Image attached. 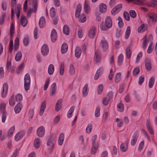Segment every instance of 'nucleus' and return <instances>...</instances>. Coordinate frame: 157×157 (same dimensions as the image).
I'll return each instance as SVG.
<instances>
[{
    "label": "nucleus",
    "mask_w": 157,
    "mask_h": 157,
    "mask_svg": "<svg viewBox=\"0 0 157 157\" xmlns=\"http://www.w3.org/2000/svg\"><path fill=\"white\" fill-rule=\"evenodd\" d=\"M122 6V4H120L115 6L111 10L112 14L114 15L118 13L121 10Z\"/></svg>",
    "instance_id": "obj_9"
},
{
    "label": "nucleus",
    "mask_w": 157,
    "mask_h": 157,
    "mask_svg": "<svg viewBox=\"0 0 157 157\" xmlns=\"http://www.w3.org/2000/svg\"><path fill=\"white\" fill-rule=\"evenodd\" d=\"M117 108L119 111L122 112L123 111L124 109V105L123 104L120 103L117 104Z\"/></svg>",
    "instance_id": "obj_49"
},
{
    "label": "nucleus",
    "mask_w": 157,
    "mask_h": 157,
    "mask_svg": "<svg viewBox=\"0 0 157 157\" xmlns=\"http://www.w3.org/2000/svg\"><path fill=\"white\" fill-rule=\"evenodd\" d=\"M6 16V14L5 13H3L2 14V16L0 18V25H2L4 23Z\"/></svg>",
    "instance_id": "obj_53"
},
{
    "label": "nucleus",
    "mask_w": 157,
    "mask_h": 157,
    "mask_svg": "<svg viewBox=\"0 0 157 157\" xmlns=\"http://www.w3.org/2000/svg\"><path fill=\"white\" fill-rule=\"evenodd\" d=\"M155 82V79L154 77H152L150 79L149 84H148V86L149 88H151Z\"/></svg>",
    "instance_id": "obj_48"
},
{
    "label": "nucleus",
    "mask_w": 157,
    "mask_h": 157,
    "mask_svg": "<svg viewBox=\"0 0 157 157\" xmlns=\"http://www.w3.org/2000/svg\"><path fill=\"white\" fill-rule=\"evenodd\" d=\"M28 23L27 20L25 17L22 15L20 19V23L24 27H25Z\"/></svg>",
    "instance_id": "obj_22"
},
{
    "label": "nucleus",
    "mask_w": 157,
    "mask_h": 157,
    "mask_svg": "<svg viewBox=\"0 0 157 157\" xmlns=\"http://www.w3.org/2000/svg\"><path fill=\"white\" fill-rule=\"evenodd\" d=\"M81 9V5L80 4H78L75 13V16L76 17L78 18L79 17L80 14Z\"/></svg>",
    "instance_id": "obj_30"
},
{
    "label": "nucleus",
    "mask_w": 157,
    "mask_h": 157,
    "mask_svg": "<svg viewBox=\"0 0 157 157\" xmlns=\"http://www.w3.org/2000/svg\"><path fill=\"white\" fill-rule=\"evenodd\" d=\"M68 45L66 43H63L61 46V52L62 54L66 53L68 49Z\"/></svg>",
    "instance_id": "obj_31"
},
{
    "label": "nucleus",
    "mask_w": 157,
    "mask_h": 157,
    "mask_svg": "<svg viewBox=\"0 0 157 157\" xmlns=\"http://www.w3.org/2000/svg\"><path fill=\"white\" fill-rule=\"evenodd\" d=\"M69 71V73L71 75H73L75 74V71L74 66L73 65H70Z\"/></svg>",
    "instance_id": "obj_50"
},
{
    "label": "nucleus",
    "mask_w": 157,
    "mask_h": 157,
    "mask_svg": "<svg viewBox=\"0 0 157 157\" xmlns=\"http://www.w3.org/2000/svg\"><path fill=\"white\" fill-rule=\"evenodd\" d=\"M39 24L40 28H43L45 25V20L44 17H40L39 21Z\"/></svg>",
    "instance_id": "obj_25"
},
{
    "label": "nucleus",
    "mask_w": 157,
    "mask_h": 157,
    "mask_svg": "<svg viewBox=\"0 0 157 157\" xmlns=\"http://www.w3.org/2000/svg\"><path fill=\"white\" fill-rule=\"evenodd\" d=\"M49 52V48L46 44H44L41 48V52L43 56L47 55Z\"/></svg>",
    "instance_id": "obj_14"
},
{
    "label": "nucleus",
    "mask_w": 157,
    "mask_h": 157,
    "mask_svg": "<svg viewBox=\"0 0 157 157\" xmlns=\"http://www.w3.org/2000/svg\"><path fill=\"white\" fill-rule=\"evenodd\" d=\"M74 110V107L73 106L71 107L67 113V117L68 118H71L72 117V114Z\"/></svg>",
    "instance_id": "obj_45"
},
{
    "label": "nucleus",
    "mask_w": 157,
    "mask_h": 157,
    "mask_svg": "<svg viewBox=\"0 0 157 157\" xmlns=\"http://www.w3.org/2000/svg\"><path fill=\"white\" fill-rule=\"evenodd\" d=\"M51 38L52 41L53 42H55L57 38V33L55 30H53L51 33Z\"/></svg>",
    "instance_id": "obj_21"
},
{
    "label": "nucleus",
    "mask_w": 157,
    "mask_h": 157,
    "mask_svg": "<svg viewBox=\"0 0 157 157\" xmlns=\"http://www.w3.org/2000/svg\"><path fill=\"white\" fill-rule=\"evenodd\" d=\"M50 14L52 17H54L56 15L55 9L54 7H52L50 10Z\"/></svg>",
    "instance_id": "obj_58"
},
{
    "label": "nucleus",
    "mask_w": 157,
    "mask_h": 157,
    "mask_svg": "<svg viewBox=\"0 0 157 157\" xmlns=\"http://www.w3.org/2000/svg\"><path fill=\"white\" fill-rule=\"evenodd\" d=\"M100 52L98 50H96L95 52L94 59L96 63L100 62L101 59Z\"/></svg>",
    "instance_id": "obj_11"
},
{
    "label": "nucleus",
    "mask_w": 157,
    "mask_h": 157,
    "mask_svg": "<svg viewBox=\"0 0 157 157\" xmlns=\"http://www.w3.org/2000/svg\"><path fill=\"white\" fill-rule=\"evenodd\" d=\"M24 86L25 90L26 91L28 90L30 88L31 82V80L29 74H26L24 78Z\"/></svg>",
    "instance_id": "obj_4"
},
{
    "label": "nucleus",
    "mask_w": 157,
    "mask_h": 157,
    "mask_svg": "<svg viewBox=\"0 0 157 157\" xmlns=\"http://www.w3.org/2000/svg\"><path fill=\"white\" fill-rule=\"evenodd\" d=\"M8 153L9 152L7 150H4L1 154L0 157H7Z\"/></svg>",
    "instance_id": "obj_51"
},
{
    "label": "nucleus",
    "mask_w": 157,
    "mask_h": 157,
    "mask_svg": "<svg viewBox=\"0 0 157 157\" xmlns=\"http://www.w3.org/2000/svg\"><path fill=\"white\" fill-rule=\"evenodd\" d=\"M14 34V25L13 22H12L10 28V41L9 51V52L11 53L12 51L13 47V41L12 40V38L13 35Z\"/></svg>",
    "instance_id": "obj_2"
},
{
    "label": "nucleus",
    "mask_w": 157,
    "mask_h": 157,
    "mask_svg": "<svg viewBox=\"0 0 157 157\" xmlns=\"http://www.w3.org/2000/svg\"><path fill=\"white\" fill-rule=\"evenodd\" d=\"M145 30L144 24L141 25L138 28V31L139 32H143Z\"/></svg>",
    "instance_id": "obj_62"
},
{
    "label": "nucleus",
    "mask_w": 157,
    "mask_h": 157,
    "mask_svg": "<svg viewBox=\"0 0 157 157\" xmlns=\"http://www.w3.org/2000/svg\"><path fill=\"white\" fill-rule=\"evenodd\" d=\"M22 54L21 52H18L16 55L15 56V60L17 61H19L21 59Z\"/></svg>",
    "instance_id": "obj_43"
},
{
    "label": "nucleus",
    "mask_w": 157,
    "mask_h": 157,
    "mask_svg": "<svg viewBox=\"0 0 157 157\" xmlns=\"http://www.w3.org/2000/svg\"><path fill=\"white\" fill-rule=\"evenodd\" d=\"M21 9V5L20 4L18 5L15 11V13L17 18H18L19 17Z\"/></svg>",
    "instance_id": "obj_39"
},
{
    "label": "nucleus",
    "mask_w": 157,
    "mask_h": 157,
    "mask_svg": "<svg viewBox=\"0 0 157 157\" xmlns=\"http://www.w3.org/2000/svg\"><path fill=\"white\" fill-rule=\"evenodd\" d=\"M138 137V133L135 132L133 135L131 141V144L132 146H134L137 141Z\"/></svg>",
    "instance_id": "obj_12"
},
{
    "label": "nucleus",
    "mask_w": 157,
    "mask_h": 157,
    "mask_svg": "<svg viewBox=\"0 0 157 157\" xmlns=\"http://www.w3.org/2000/svg\"><path fill=\"white\" fill-rule=\"evenodd\" d=\"M103 86L102 84H101L98 86L97 89V92L99 94H101L103 90Z\"/></svg>",
    "instance_id": "obj_61"
},
{
    "label": "nucleus",
    "mask_w": 157,
    "mask_h": 157,
    "mask_svg": "<svg viewBox=\"0 0 157 157\" xmlns=\"http://www.w3.org/2000/svg\"><path fill=\"white\" fill-rule=\"evenodd\" d=\"M64 138V135L63 133H61L59 136L58 140V144L60 146L62 145Z\"/></svg>",
    "instance_id": "obj_29"
},
{
    "label": "nucleus",
    "mask_w": 157,
    "mask_h": 157,
    "mask_svg": "<svg viewBox=\"0 0 157 157\" xmlns=\"http://www.w3.org/2000/svg\"><path fill=\"white\" fill-rule=\"evenodd\" d=\"M8 87L7 84L4 83L2 87V90L1 92L2 96V98H5L7 95Z\"/></svg>",
    "instance_id": "obj_10"
},
{
    "label": "nucleus",
    "mask_w": 157,
    "mask_h": 157,
    "mask_svg": "<svg viewBox=\"0 0 157 157\" xmlns=\"http://www.w3.org/2000/svg\"><path fill=\"white\" fill-rule=\"evenodd\" d=\"M62 100H58L56 105V109L57 111H58L60 109L61 106Z\"/></svg>",
    "instance_id": "obj_40"
},
{
    "label": "nucleus",
    "mask_w": 157,
    "mask_h": 157,
    "mask_svg": "<svg viewBox=\"0 0 157 157\" xmlns=\"http://www.w3.org/2000/svg\"><path fill=\"white\" fill-rule=\"evenodd\" d=\"M128 148V144L126 143L122 144L120 146V150L123 152H125L127 150Z\"/></svg>",
    "instance_id": "obj_33"
},
{
    "label": "nucleus",
    "mask_w": 157,
    "mask_h": 157,
    "mask_svg": "<svg viewBox=\"0 0 157 157\" xmlns=\"http://www.w3.org/2000/svg\"><path fill=\"white\" fill-rule=\"evenodd\" d=\"M88 88V85L87 84H86L84 86L83 89H82V93L83 94V96L84 97H86L87 95L88 92V90L87 89Z\"/></svg>",
    "instance_id": "obj_36"
},
{
    "label": "nucleus",
    "mask_w": 157,
    "mask_h": 157,
    "mask_svg": "<svg viewBox=\"0 0 157 157\" xmlns=\"http://www.w3.org/2000/svg\"><path fill=\"white\" fill-rule=\"evenodd\" d=\"M6 105L5 103H2L0 104V112L2 113V122L4 123L5 121L6 115L5 111Z\"/></svg>",
    "instance_id": "obj_5"
},
{
    "label": "nucleus",
    "mask_w": 157,
    "mask_h": 157,
    "mask_svg": "<svg viewBox=\"0 0 157 157\" xmlns=\"http://www.w3.org/2000/svg\"><path fill=\"white\" fill-rule=\"evenodd\" d=\"M25 134V132L23 131L17 132L15 136V140L16 141H19L23 137Z\"/></svg>",
    "instance_id": "obj_13"
},
{
    "label": "nucleus",
    "mask_w": 157,
    "mask_h": 157,
    "mask_svg": "<svg viewBox=\"0 0 157 157\" xmlns=\"http://www.w3.org/2000/svg\"><path fill=\"white\" fill-rule=\"evenodd\" d=\"M147 16L153 22H156L157 20V14L155 13H150L147 14Z\"/></svg>",
    "instance_id": "obj_15"
},
{
    "label": "nucleus",
    "mask_w": 157,
    "mask_h": 157,
    "mask_svg": "<svg viewBox=\"0 0 157 157\" xmlns=\"http://www.w3.org/2000/svg\"><path fill=\"white\" fill-rule=\"evenodd\" d=\"M90 4L88 1H86L84 5V10L85 13L89 14L90 12Z\"/></svg>",
    "instance_id": "obj_17"
},
{
    "label": "nucleus",
    "mask_w": 157,
    "mask_h": 157,
    "mask_svg": "<svg viewBox=\"0 0 157 157\" xmlns=\"http://www.w3.org/2000/svg\"><path fill=\"white\" fill-rule=\"evenodd\" d=\"M19 46V40L17 37H16L15 39L14 43V50L17 51L18 49Z\"/></svg>",
    "instance_id": "obj_32"
},
{
    "label": "nucleus",
    "mask_w": 157,
    "mask_h": 157,
    "mask_svg": "<svg viewBox=\"0 0 157 157\" xmlns=\"http://www.w3.org/2000/svg\"><path fill=\"white\" fill-rule=\"evenodd\" d=\"M121 80V74L120 73H117L115 75V82L116 83L119 82Z\"/></svg>",
    "instance_id": "obj_41"
},
{
    "label": "nucleus",
    "mask_w": 157,
    "mask_h": 157,
    "mask_svg": "<svg viewBox=\"0 0 157 157\" xmlns=\"http://www.w3.org/2000/svg\"><path fill=\"white\" fill-rule=\"evenodd\" d=\"M56 84L53 83L51 86L50 91V95L51 97L53 96L56 92Z\"/></svg>",
    "instance_id": "obj_16"
},
{
    "label": "nucleus",
    "mask_w": 157,
    "mask_h": 157,
    "mask_svg": "<svg viewBox=\"0 0 157 157\" xmlns=\"http://www.w3.org/2000/svg\"><path fill=\"white\" fill-rule=\"evenodd\" d=\"M126 54L127 56V58L129 59L131 57V52H130V48L128 47L126 48Z\"/></svg>",
    "instance_id": "obj_56"
},
{
    "label": "nucleus",
    "mask_w": 157,
    "mask_h": 157,
    "mask_svg": "<svg viewBox=\"0 0 157 157\" xmlns=\"http://www.w3.org/2000/svg\"><path fill=\"white\" fill-rule=\"evenodd\" d=\"M92 125L91 124H88L86 128V132L87 133H90L91 131Z\"/></svg>",
    "instance_id": "obj_55"
},
{
    "label": "nucleus",
    "mask_w": 157,
    "mask_h": 157,
    "mask_svg": "<svg viewBox=\"0 0 157 157\" xmlns=\"http://www.w3.org/2000/svg\"><path fill=\"white\" fill-rule=\"evenodd\" d=\"M40 144V140L38 138H36L34 140V147L36 149L39 148Z\"/></svg>",
    "instance_id": "obj_28"
},
{
    "label": "nucleus",
    "mask_w": 157,
    "mask_h": 157,
    "mask_svg": "<svg viewBox=\"0 0 157 157\" xmlns=\"http://www.w3.org/2000/svg\"><path fill=\"white\" fill-rule=\"evenodd\" d=\"M81 54V50L80 48L78 47H77L75 50V56L77 58H79Z\"/></svg>",
    "instance_id": "obj_27"
},
{
    "label": "nucleus",
    "mask_w": 157,
    "mask_h": 157,
    "mask_svg": "<svg viewBox=\"0 0 157 157\" xmlns=\"http://www.w3.org/2000/svg\"><path fill=\"white\" fill-rule=\"evenodd\" d=\"M24 65L23 63H21L19 66L17 70L16 71V72L17 74L20 73L22 71L24 67Z\"/></svg>",
    "instance_id": "obj_64"
},
{
    "label": "nucleus",
    "mask_w": 157,
    "mask_h": 157,
    "mask_svg": "<svg viewBox=\"0 0 157 157\" xmlns=\"http://www.w3.org/2000/svg\"><path fill=\"white\" fill-rule=\"evenodd\" d=\"M46 101H44L43 102L41 105L39 112V115L40 116H42L44 113V110L46 108Z\"/></svg>",
    "instance_id": "obj_24"
},
{
    "label": "nucleus",
    "mask_w": 157,
    "mask_h": 157,
    "mask_svg": "<svg viewBox=\"0 0 157 157\" xmlns=\"http://www.w3.org/2000/svg\"><path fill=\"white\" fill-rule=\"evenodd\" d=\"M54 71V67L52 64L49 65L48 68V73L50 75L53 74Z\"/></svg>",
    "instance_id": "obj_34"
},
{
    "label": "nucleus",
    "mask_w": 157,
    "mask_h": 157,
    "mask_svg": "<svg viewBox=\"0 0 157 157\" xmlns=\"http://www.w3.org/2000/svg\"><path fill=\"white\" fill-rule=\"evenodd\" d=\"M97 33V28L94 26L91 27L88 32V36L91 39H93Z\"/></svg>",
    "instance_id": "obj_6"
},
{
    "label": "nucleus",
    "mask_w": 157,
    "mask_h": 157,
    "mask_svg": "<svg viewBox=\"0 0 157 157\" xmlns=\"http://www.w3.org/2000/svg\"><path fill=\"white\" fill-rule=\"evenodd\" d=\"M14 99V97L13 95H12L9 100V104L10 105L13 106L15 104V101Z\"/></svg>",
    "instance_id": "obj_38"
},
{
    "label": "nucleus",
    "mask_w": 157,
    "mask_h": 157,
    "mask_svg": "<svg viewBox=\"0 0 157 157\" xmlns=\"http://www.w3.org/2000/svg\"><path fill=\"white\" fill-rule=\"evenodd\" d=\"M45 130L44 127L41 126L38 128L36 131L37 136L40 137H43L45 134Z\"/></svg>",
    "instance_id": "obj_8"
},
{
    "label": "nucleus",
    "mask_w": 157,
    "mask_h": 157,
    "mask_svg": "<svg viewBox=\"0 0 157 157\" xmlns=\"http://www.w3.org/2000/svg\"><path fill=\"white\" fill-rule=\"evenodd\" d=\"M146 127L147 128L148 131L151 134H153L154 132L152 129L151 123L149 120H147L146 124Z\"/></svg>",
    "instance_id": "obj_23"
},
{
    "label": "nucleus",
    "mask_w": 157,
    "mask_h": 157,
    "mask_svg": "<svg viewBox=\"0 0 157 157\" xmlns=\"http://www.w3.org/2000/svg\"><path fill=\"white\" fill-rule=\"evenodd\" d=\"M124 56L122 54H121L119 55L117 59V63L119 65H121L123 60Z\"/></svg>",
    "instance_id": "obj_37"
},
{
    "label": "nucleus",
    "mask_w": 157,
    "mask_h": 157,
    "mask_svg": "<svg viewBox=\"0 0 157 157\" xmlns=\"http://www.w3.org/2000/svg\"><path fill=\"white\" fill-rule=\"evenodd\" d=\"M100 46L101 47L104 51H106L108 48V44L105 40V38L103 37L99 44Z\"/></svg>",
    "instance_id": "obj_7"
},
{
    "label": "nucleus",
    "mask_w": 157,
    "mask_h": 157,
    "mask_svg": "<svg viewBox=\"0 0 157 157\" xmlns=\"http://www.w3.org/2000/svg\"><path fill=\"white\" fill-rule=\"evenodd\" d=\"M100 109L98 107H96L95 112V116L96 117H99L100 116Z\"/></svg>",
    "instance_id": "obj_63"
},
{
    "label": "nucleus",
    "mask_w": 157,
    "mask_h": 157,
    "mask_svg": "<svg viewBox=\"0 0 157 157\" xmlns=\"http://www.w3.org/2000/svg\"><path fill=\"white\" fill-rule=\"evenodd\" d=\"M130 33V26H128L127 27L125 33V38L127 39L129 37Z\"/></svg>",
    "instance_id": "obj_46"
},
{
    "label": "nucleus",
    "mask_w": 157,
    "mask_h": 157,
    "mask_svg": "<svg viewBox=\"0 0 157 157\" xmlns=\"http://www.w3.org/2000/svg\"><path fill=\"white\" fill-rule=\"evenodd\" d=\"M105 24L107 27L110 28L112 26V21L111 19L109 17H107L105 20Z\"/></svg>",
    "instance_id": "obj_18"
},
{
    "label": "nucleus",
    "mask_w": 157,
    "mask_h": 157,
    "mask_svg": "<svg viewBox=\"0 0 157 157\" xmlns=\"http://www.w3.org/2000/svg\"><path fill=\"white\" fill-rule=\"evenodd\" d=\"M145 65L147 71H149L151 70V61L150 59H145Z\"/></svg>",
    "instance_id": "obj_19"
},
{
    "label": "nucleus",
    "mask_w": 157,
    "mask_h": 157,
    "mask_svg": "<svg viewBox=\"0 0 157 157\" xmlns=\"http://www.w3.org/2000/svg\"><path fill=\"white\" fill-rule=\"evenodd\" d=\"M64 65L63 63H62L60 64V67L59 71V74L61 75H63L64 73Z\"/></svg>",
    "instance_id": "obj_52"
},
{
    "label": "nucleus",
    "mask_w": 157,
    "mask_h": 157,
    "mask_svg": "<svg viewBox=\"0 0 157 157\" xmlns=\"http://www.w3.org/2000/svg\"><path fill=\"white\" fill-rule=\"evenodd\" d=\"M110 100L107 97L104 98L102 99V102L104 105H107L108 104Z\"/></svg>",
    "instance_id": "obj_57"
},
{
    "label": "nucleus",
    "mask_w": 157,
    "mask_h": 157,
    "mask_svg": "<svg viewBox=\"0 0 157 157\" xmlns=\"http://www.w3.org/2000/svg\"><path fill=\"white\" fill-rule=\"evenodd\" d=\"M55 143L54 138L51 135L49 137L47 142L48 149L50 153L52 152L54 148Z\"/></svg>",
    "instance_id": "obj_3"
},
{
    "label": "nucleus",
    "mask_w": 157,
    "mask_h": 157,
    "mask_svg": "<svg viewBox=\"0 0 157 157\" xmlns=\"http://www.w3.org/2000/svg\"><path fill=\"white\" fill-rule=\"evenodd\" d=\"M29 4L32 6V7L29 9L27 13V17L30 16L32 12L36 13L37 8V2L36 0H29Z\"/></svg>",
    "instance_id": "obj_1"
},
{
    "label": "nucleus",
    "mask_w": 157,
    "mask_h": 157,
    "mask_svg": "<svg viewBox=\"0 0 157 157\" xmlns=\"http://www.w3.org/2000/svg\"><path fill=\"white\" fill-rule=\"evenodd\" d=\"M98 147V144L92 145L91 150V153L92 155L95 154L97 151Z\"/></svg>",
    "instance_id": "obj_35"
},
{
    "label": "nucleus",
    "mask_w": 157,
    "mask_h": 157,
    "mask_svg": "<svg viewBox=\"0 0 157 157\" xmlns=\"http://www.w3.org/2000/svg\"><path fill=\"white\" fill-rule=\"evenodd\" d=\"M15 128V126H13L9 129L7 133V135L9 137H11L12 136L14 132Z\"/></svg>",
    "instance_id": "obj_47"
},
{
    "label": "nucleus",
    "mask_w": 157,
    "mask_h": 157,
    "mask_svg": "<svg viewBox=\"0 0 157 157\" xmlns=\"http://www.w3.org/2000/svg\"><path fill=\"white\" fill-rule=\"evenodd\" d=\"M34 114V111L33 109H30L28 115L30 120L32 119L33 117Z\"/></svg>",
    "instance_id": "obj_59"
},
{
    "label": "nucleus",
    "mask_w": 157,
    "mask_h": 157,
    "mask_svg": "<svg viewBox=\"0 0 157 157\" xmlns=\"http://www.w3.org/2000/svg\"><path fill=\"white\" fill-rule=\"evenodd\" d=\"M22 105L21 103H18L14 108V111L16 113H18L21 111Z\"/></svg>",
    "instance_id": "obj_20"
},
{
    "label": "nucleus",
    "mask_w": 157,
    "mask_h": 157,
    "mask_svg": "<svg viewBox=\"0 0 157 157\" xmlns=\"http://www.w3.org/2000/svg\"><path fill=\"white\" fill-rule=\"evenodd\" d=\"M146 0H135V4L137 5H144V2Z\"/></svg>",
    "instance_id": "obj_54"
},
{
    "label": "nucleus",
    "mask_w": 157,
    "mask_h": 157,
    "mask_svg": "<svg viewBox=\"0 0 157 157\" xmlns=\"http://www.w3.org/2000/svg\"><path fill=\"white\" fill-rule=\"evenodd\" d=\"M99 8L100 11L102 13H105L107 11V6L104 3H101L99 5Z\"/></svg>",
    "instance_id": "obj_26"
},
{
    "label": "nucleus",
    "mask_w": 157,
    "mask_h": 157,
    "mask_svg": "<svg viewBox=\"0 0 157 157\" xmlns=\"http://www.w3.org/2000/svg\"><path fill=\"white\" fill-rule=\"evenodd\" d=\"M86 19L85 15L84 14H82L79 19V21L80 22L83 23L86 21Z\"/></svg>",
    "instance_id": "obj_60"
},
{
    "label": "nucleus",
    "mask_w": 157,
    "mask_h": 157,
    "mask_svg": "<svg viewBox=\"0 0 157 157\" xmlns=\"http://www.w3.org/2000/svg\"><path fill=\"white\" fill-rule=\"evenodd\" d=\"M63 31L64 34L67 35H68L70 33L69 27L66 25H64L63 28Z\"/></svg>",
    "instance_id": "obj_42"
},
{
    "label": "nucleus",
    "mask_w": 157,
    "mask_h": 157,
    "mask_svg": "<svg viewBox=\"0 0 157 157\" xmlns=\"http://www.w3.org/2000/svg\"><path fill=\"white\" fill-rule=\"evenodd\" d=\"M15 100L18 103H20L23 98L21 94H18L15 96Z\"/></svg>",
    "instance_id": "obj_44"
}]
</instances>
